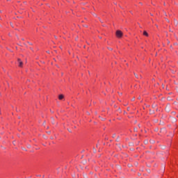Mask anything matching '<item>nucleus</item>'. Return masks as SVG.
Returning a JSON list of instances; mask_svg holds the SVG:
<instances>
[{"instance_id":"1","label":"nucleus","mask_w":178,"mask_h":178,"mask_svg":"<svg viewBox=\"0 0 178 178\" xmlns=\"http://www.w3.org/2000/svg\"><path fill=\"white\" fill-rule=\"evenodd\" d=\"M116 35H117L118 38H122V37L123 35V33H122L120 31H117Z\"/></svg>"},{"instance_id":"2","label":"nucleus","mask_w":178,"mask_h":178,"mask_svg":"<svg viewBox=\"0 0 178 178\" xmlns=\"http://www.w3.org/2000/svg\"><path fill=\"white\" fill-rule=\"evenodd\" d=\"M18 63H19V67H23V62H22V60H20V58H18Z\"/></svg>"},{"instance_id":"3","label":"nucleus","mask_w":178,"mask_h":178,"mask_svg":"<svg viewBox=\"0 0 178 178\" xmlns=\"http://www.w3.org/2000/svg\"><path fill=\"white\" fill-rule=\"evenodd\" d=\"M58 99H63V95H60L59 96H58Z\"/></svg>"},{"instance_id":"4","label":"nucleus","mask_w":178,"mask_h":178,"mask_svg":"<svg viewBox=\"0 0 178 178\" xmlns=\"http://www.w3.org/2000/svg\"><path fill=\"white\" fill-rule=\"evenodd\" d=\"M143 35H145L146 37H148V33L147 31L143 32Z\"/></svg>"}]
</instances>
